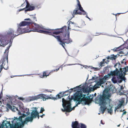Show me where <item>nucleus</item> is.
Listing matches in <instances>:
<instances>
[{
    "instance_id": "nucleus-45",
    "label": "nucleus",
    "mask_w": 128,
    "mask_h": 128,
    "mask_svg": "<svg viewBox=\"0 0 128 128\" xmlns=\"http://www.w3.org/2000/svg\"><path fill=\"white\" fill-rule=\"evenodd\" d=\"M2 115V114H0V117Z\"/></svg>"
},
{
    "instance_id": "nucleus-13",
    "label": "nucleus",
    "mask_w": 128,
    "mask_h": 128,
    "mask_svg": "<svg viewBox=\"0 0 128 128\" xmlns=\"http://www.w3.org/2000/svg\"><path fill=\"white\" fill-rule=\"evenodd\" d=\"M80 126L77 121L73 122L72 124V128H79V126Z\"/></svg>"
},
{
    "instance_id": "nucleus-27",
    "label": "nucleus",
    "mask_w": 128,
    "mask_h": 128,
    "mask_svg": "<svg viewBox=\"0 0 128 128\" xmlns=\"http://www.w3.org/2000/svg\"><path fill=\"white\" fill-rule=\"evenodd\" d=\"M10 46L7 48L5 50V52H4V53H8V49H9V48H10Z\"/></svg>"
},
{
    "instance_id": "nucleus-35",
    "label": "nucleus",
    "mask_w": 128,
    "mask_h": 128,
    "mask_svg": "<svg viewBox=\"0 0 128 128\" xmlns=\"http://www.w3.org/2000/svg\"><path fill=\"white\" fill-rule=\"evenodd\" d=\"M6 112H8L9 110V109L8 108H6Z\"/></svg>"
},
{
    "instance_id": "nucleus-15",
    "label": "nucleus",
    "mask_w": 128,
    "mask_h": 128,
    "mask_svg": "<svg viewBox=\"0 0 128 128\" xmlns=\"http://www.w3.org/2000/svg\"><path fill=\"white\" fill-rule=\"evenodd\" d=\"M114 67L116 68V70H117L119 68L120 69V70H119L120 71V70L122 69V68H120V64L119 63H117L114 65Z\"/></svg>"
},
{
    "instance_id": "nucleus-47",
    "label": "nucleus",
    "mask_w": 128,
    "mask_h": 128,
    "mask_svg": "<svg viewBox=\"0 0 128 128\" xmlns=\"http://www.w3.org/2000/svg\"><path fill=\"white\" fill-rule=\"evenodd\" d=\"M73 65V64H69V65Z\"/></svg>"
},
{
    "instance_id": "nucleus-56",
    "label": "nucleus",
    "mask_w": 128,
    "mask_h": 128,
    "mask_svg": "<svg viewBox=\"0 0 128 128\" xmlns=\"http://www.w3.org/2000/svg\"><path fill=\"white\" fill-rule=\"evenodd\" d=\"M126 128H128V126L126 127Z\"/></svg>"
},
{
    "instance_id": "nucleus-28",
    "label": "nucleus",
    "mask_w": 128,
    "mask_h": 128,
    "mask_svg": "<svg viewBox=\"0 0 128 128\" xmlns=\"http://www.w3.org/2000/svg\"><path fill=\"white\" fill-rule=\"evenodd\" d=\"M44 109L42 107H41V108L40 111V112H43L44 111Z\"/></svg>"
},
{
    "instance_id": "nucleus-55",
    "label": "nucleus",
    "mask_w": 128,
    "mask_h": 128,
    "mask_svg": "<svg viewBox=\"0 0 128 128\" xmlns=\"http://www.w3.org/2000/svg\"><path fill=\"white\" fill-rule=\"evenodd\" d=\"M1 94H2V92H1Z\"/></svg>"
},
{
    "instance_id": "nucleus-11",
    "label": "nucleus",
    "mask_w": 128,
    "mask_h": 128,
    "mask_svg": "<svg viewBox=\"0 0 128 128\" xmlns=\"http://www.w3.org/2000/svg\"><path fill=\"white\" fill-rule=\"evenodd\" d=\"M8 33L10 35H15L17 36L18 35V34H18V32H17L16 31H15L13 29H9Z\"/></svg>"
},
{
    "instance_id": "nucleus-19",
    "label": "nucleus",
    "mask_w": 128,
    "mask_h": 128,
    "mask_svg": "<svg viewBox=\"0 0 128 128\" xmlns=\"http://www.w3.org/2000/svg\"><path fill=\"white\" fill-rule=\"evenodd\" d=\"M32 112H38L37 111L38 108L36 107H33L31 108Z\"/></svg>"
},
{
    "instance_id": "nucleus-3",
    "label": "nucleus",
    "mask_w": 128,
    "mask_h": 128,
    "mask_svg": "<svg viewBox=\"0 0 128 128\" xmlns=\"http://www.w3.org/2000/svg\"><path fill=\"white\" fill-rule=\"evenodd\" d=\"M72 98L74 101H76V105L74 106L72 108H71V104L70 101H67L63 98H62V105L64 109H62V111H67L68 112L71 111L75 107L77 106L76 104H83L89 105L91 103L92 100V98L86 96V94H75L72 96Z\"/></svg>"
},
{
    "instance_id": "nucleus-24",
    "label": "nucleus",
    "mask_w": 128,
    "mask_h": 128,
    "mask_svg": "<svg viewBox=\"0 0 128 128\" xmlns=\"http://www.w3.org/2000/svg\"><path fill=\"white\" fill-rule=\"evenodd\" d=\"M116 57H117V56H116V55L114 56V55H113L111 56L110 57V59L112 60H115L116 58Z\"/></svg>"
},
{
    "instance_id": "nucleus-51",
    "label": "nucleus",
    "mask_w": 128,
    "mask_h": 128,
    "mask_svg": "<svg viewBox=\"0 0 128 128\" xmlns=\"http://www.w3.org/2000/svg\"><path fill=\"white\" fill-rule=\"evenodd\" d=\"M1 94H0V96H1Z\"/></svg>"
},
{
    "instance_id": "nucleus-2",
    "label": "nucleus",
    "mask_w": 128,
    "mask_h": 128,
    "mask_svg": "<svg viewBox=\"0 0 128 128\" xmlns=\"http://www.w3.org/2000/svg\"><path fill=\"white\" fill-rule=\"evenodd\" d=\"M116 91V89L114 87L110 88L109 89H105L104 90L102 96L100 98L99 101V104L100 106V110L102 112H104L105 111L111 112L113 111V109L115 112L122 111L119 108L123 105L124 103V98H122L119 101V103L116 108L114 107L112 104H110L109 102L110 100L109 98L111 96V94L109 92H114Z\"/></svg>"
},
{
    "instance_id": "nucleus-21",
    "label": "nucleus",
    "mask_w": 128,
    "mask_h": 128,
    "mask_svg": "<svg viewBox=\"0 0 128 128\" xmlns=\"http://www.w3.org/2000/svg\"><path fill=\"white\" fill-rule=\"evenodd\" d=\"M111 80L113 83L114 84H115L117 83V80L116 78H115L114 77L112 78L111 79Z\"/></svg>"
},
{
    "instance_id": "nucleus-8",
    "label": "nucleus",
    "mask_w": 128,
    "mask_h": 128,
    "mask_svg": "<svg viewBox=\"0 0 128 128\" xmlns=\"http://www.w3.org/2000/svg\"><path fill=\"white\" fill-rule=\"evenodd\" d=\"M53 36L58 40V41H59L60 42V44L62 45V47L64 48V46L65 45V43L66 44H68L71 42V41H70L69 40V33H68L67 35V38L66 39H63V41H65L64 42H62L61 41L60 37L59 36Z\"/></svg>"
},
{
    "instance_id": "nucleus-14",
    "label": "nucleus",
    "mask_w": 128,
    "mask_h": 128,
    "mask_svg": "<svg viewBox=\"0 0 128 128\" xmlns=\"http://www.w3.org/2000/svg\"><path fill=\"white\" fill-rule=\"evenodd\" d=\"M32 22V21L30 20L29 22H23L20 23L19 25L20 26H24L31 24Z\"/></svg>"
},
{
    "instance_id": "nucleus-48",
    "label": "nucleus",
    "mask_w": 128,
    "mask_h": 128,
    "mask_svg": "<svg viewBox=\"0 0 128 128\" xmlns=\"http://www.w3.org/2000/svg\"><path fill=\"white\" fill-rule=\"evenodd\" d=\"M98 114H100V113H99Z\"/></svg>"
},
{
    "instance_id": "nucleus-33",
    "label": "nucleus",
    "mask_w": 128,
    "mask_h": 128,
    "mask_svg": "<svg viewBox=\"0 0 128 128\" xmlns=\"http://www.w3.org/2000/svg\"><path fill=\"white\" fill-rule=\"evenodd\" d=\"M30 19L29 18H26L24 19V20H30Z\"/></svg>"
},
{
    "instance_id": "nucleus-18",
    "label": "nucleus",
    "mask_w": 128,
    "mask_h": 128,
    "mask_svg": "<svg viewBox=\"0 0 128 128\" xmlns=\"http://www.w3.org/2000/svg\"><path fill=\"white\" fill-rule=\"evenodd\" d=\"M5 64H4V62H3L2 65H1V67H0V72L2 70V68L3 66H4L3 68H4L6 70L8 69V67H6L5 66Z\"/></svg>"
},
{
    "instance_id": "nucleus-30",
    "label": "nucleus",
    "mask_w": 128,
    "mask_h": 128,
    "mask_svg": "<svg viewBox=\"0 0 128 128\" xmlns=\"http://www.w3.org/2000/svg\"><path fill=\"white\" fill-rule=\"evenodd\" d=\"M65 114L66 116H68L69 114V112H65Z\"/></svg>"
},
{
    "instance_id": "nucleus-54",
    "label": "nucleus",
    "mask_w": 128,
    "mask_h": 128,
    "mask_svg": "<svg viewBox=\"0 0 128 128\" xmlns=\"http://www.w3.org/2000/svg\"><path fill=\"white\" fill-rule=\"evenodd\" d=\"M105 60L104 59H103V61H104Z\"/></svg>"
},
{
    "instance_id": "nucleus-58",
    "label": "nucleus",
    "mask_w": 128,
    "mask_h": 128,
    "mask_svg": "<svg viewBox=\"0 0 128 128\" xmlns=\"http://www.w3.org/2000/svg\"><path fill=\"white\" fill-rule=\"evenodd\" d=\"M102 87H103V86H102Z\"/></svg>"
},
{
    "instance_id": "nucleus-26",
    "label": "nucleus",
    "mask_w": 128,
    "mask_h": 128,
    "mask_svg": "<svg viewBox=\"0 0 128 128\" xmlns=\"http://www.w3.org/2000/svg\"><path fill=\"white\" fill-rule=\"evenodd\" d=\"M47 76L46 75V73L45 72H44L43 74V76H40L41 78H43L45 76L46 77Z\"/></svg>"
},
{
    "instance_id": "nucleus-61",
    "label": "nucleus",
    "mask_w": 128,
    "mask_h": 128,
    "mask_svg": "<svg viewBox=\"0 0 128 128\" xmlns=\"http://www.w3.org/2000/svg\"><path fill=\"white\" fill-rule=\"evenodd\" d=\"M127 119H128V118H127Z\"/></svg>"
},
{
    "instance_id": "nucleus-44",
    "label": "nucleus",
    "mask_w": 128,
    "mask_h": 128,
    "mask_svg": "<svg viewBox=\"0 0 128 128\" xmlns=\"http://www.w3.org/2000/svg\"><path fill=\"white\" fill-rule=\"evenodd\" d=\"M120 124L119 125H118V126H118H118H120Z\"/></svg>"
},
{
    "instance_id": "nucleus-37",
    "label": "nucleus",
    "mask_w": 128,
    "mask_h": 128,
    "mask_svg": "<svg viewBox=\"0 0 128 128\" xmlns=\"http://www.w3.org/2000/svg\"><path fill=\"white\" fill-rule=\"evenodd\" d=\"M126 112H123L122 114V116L124 114H126Z\"/></svg>"
},
{
    "instance_id": "nucleus-23",
    "label": "nucleus",
    "mask_w": 128,
    "mask_h": 128,
    "mask_svg": "<svg viewBox=\"0 0 128 128\" xmlns=\"http://www.w3.org/2000/svg\"><path fill=\"white\" fill-rule=\"evenodd\" d=\"M80 126L81 128H86V126L83 124H80Z\"/></svg>"
},
{
    "instance_id": "nucleus-17",
    "label": "nucleus",
    "mask_w": 128,
    "mask_h": 128,
    "mask_svg": "<svg viewBox=\"0 0 128 128\" xmlns=\"http://www.w3.org/2000/svg\"><path fill=\"white\" fill-rule=\"evenodd\" d=\"M10 110H12L13 112H15L16 111H18V108L15 106H13L12 107V106Z\"/></svg>"
},
{
    "instance_id": "nucleus-53",
    "label": "nucleus",
    "mask_w": 128,
    "mask_h": 128,
    "mask_svg": "<svg viewBox=\"0 0 128 128\" xmlns=\"http://www.w3.org/2000/svg\"><path fill=\"white\" fill-rule=\"evenodd\" d=\"M20 28H18V30H20Z\"/></svg>"
},
{
    "instance_id": "nucleus-50",
    "label": "nucleus",
    "mask_w": 128,
    "mask_h": 128,
    "mask_svg": "<svg viewBox=\"0 0 128 128\" xmlns=\"http://www.w3.org/2000/svg\"><path fill=\"white\" fill-rule=\"evenodd\" d=\"M114 51L116 50L114 49Z\"/></svg>"
},
{
    "instance_id": "nucleus-12",
    "label": "nucleus",
    "mask_w": 128,
    "mask_h": 128,
    "mask_svg": "<svg viewBox=\"0 0 128 128\" xmlns=\"http://www.w3.org/2000/svg\"><path fill=\"white\" fill-rule=\"evenodd\" d=\"M26 8V11L31 10L34 9V7L32 5H30L27 2Z\"/></svg>"
},
{
    "instance_id": "nucleus-40",
    "label": "nucleus",
    "mask_w": 128,
    "mask_h": 128,
    "mask_svg": "<svg viewBox=\"0 0 128 128\" xmlns=\"http://www.w3.org/2000/svg\"><path fill=\"white\" fill-rule=\"evenodd\" d=\"M59 68H58V69H56V71H57L58 70H59Z\"/></svg>"
},
{
    "instance_id": "nucleus-16",
    "label": "nucleus",
    "mask_w": 128,
    "mask_h": 128,
    "mask_svg": "<svg viewBox=\"0 0 128 128\" xmlns=\"http://www.w3.org/2000/svg\"><path fill=\"white\" fill-rule=\"evenodd\" d=\"M75 24H74L72 22H69V24L68 25V29H69V27L70 26H71L72 27H74L75 26Z\"/></svg>"
},
{
    "instance_id": "nucleus-32",
    "label": "nucleus",
    "mask_w": 128,
    "mask_h": 128,
    "mask_svg": "<svg viewBox=\"0 0 128 128\" xmlns=\"http://www.w3.org/2000/svg\"><path fill=\"white\" fill-rule=\"evenodd\" d=\"M45 115L44 114H43L42 115H40V117H41L42 118L43 117V116H44Z\"/></svg>"
},
{
    "instance_id": "nucleus-1",
    "label": "nucleus",
    "mask_w": 128,
    "mask_h": 128,
    "mask_svg": "<svg viewBox=\"0 0 128 128\" xmlns=\"http://www.w3.org/2000/svg\"><path fill=\"white\" fill-rule=\"evenodd\" d=\"M21 114L18 112L20 116L19 119L14 118L10 119V120L3 121L2 124H0V128H21L25 124L29 122H32L33 118L37 117L39 118L40 115L38 112H24Z\"/></svg>"
},
{
    "instance_id": "nucleus-46",
    "label": "nucleus",
    "mask_w": 128,
    "mask_h": 128,
    "mask_svg": "<svg viewBox=\"0 0 128 128\" xmlns=\"http://www.w3.org/2000/svg\"><path fill=\"white\" fill-rule=\"evenodd\" d=\"M78 87H79V86H76V87L77 88H78Z\"/></svg>"
},
{
    "instance_id": "nucleus-38",
    "label": "nucleus",
    "mask_w": 128,
    "mask_h": 128,
    "mask_svg": "<svg viewBox=\"0 0 128 128\" xmlns=\"http://www.w3.org/2000/svg\"><path fill=\"white\" fill-rule=\"evenodd\" d=\"M34 18V20H36V18L35 17H34V18Z\"/></svg>"
},
{
    "instance_id": "nucleus-41",
    "label": "nucleus",
    "mask_w": 128,
    "mask_h": 128,
    "mask_svg": "<svg viewBox=\"0 0 128 128\" xmlns=\"http://www.w3.org/2000/svg\"><path fill=\"white\" fill-rule=\"evenodd\" d=\"M57 96H58V98H60V97L59 96V95L58 94V95H57Z\"/></svg>"
},
{
    "instance_id": "nucleus-4",
    "label": "nucleus",
    "mask_w": 128,
    "mask_h": 128,
    "mask_svg": "<svg viewBox=\"0 0 128 128\" xmlns=\"http://www.w3.org/2000/svg\"><path fill=\"white\" fill-rule=\"evenodd\" d=\"M34 24L35 26V28L38 29H36L31 30H24V29H22L21 33L28 32L31 31H32L33 32H37L41 33L52 35V33L57 34L60 33V32H59L54 31V29H46L42 26H39L35 23H34Z\"/></svg>"
},
{
    "instance_id": "nucleus-6",
    "label": "nucleus",
    "mask_w": 128,
    "mask_h": 128,
    "mask_svg": "<svg viewBox=\"0 0 128 128\" xmlns=\"http://www.w3.org/2000/svg\"><path fill=\"white\" fill-rule=\"evenodd\" d=\"M110 76L109 74L107 75H105L102 79H100L99 81L96 84L93 86L90 87L89 88L90 90L92 91H94L97 88H99L102 84L106 82V80H108L110 78Z\"/></svg>"
},
{
    "instance_id": "nucleus-57",
    "label": "nucleus",
    "mask_w": 128,
    "mask_h": 128,
    "mask_svg": "<svg viewBox=\"0 0 128 128\" xmlns=\"http://www.w3.org/2000/svg\"><path fill=\"white\" fill-rule=\"evenodd\" d=\"M65 28H66V26H65Z\"/></svg>"
},
{
    "instance_id": "nucleus-7",
    "label": "nucleus",
    "mask_w": 128,
    "mask_h": 128,
    "mask_svg": "<svg viewBox=\"0 0 128 128\" xmlns=\"http://www.w3.org/2000/svg\"><path fill=\"white\" fill-rule=\"evenodd\" d=\"M78 2V6L79 9L82 12H80L78 11L79 9H77L76 10H74L73 12V14H86V17L89 19L90 20V19L87 16V13L85 12L84 10H83V8L82 7L80 3L78 0H77Z\"/></svg>"
},
{
    "instance_id": "nucleus-60",
    "label": "nucleus",
    "mask_w": 128,
    "mask_h": 128,
    "mask_svg": "<svg viewBox=\"0 0 128 128\" xmlns=\"http://www.w3.org/2000/svg\"><path fill=\"white\" fill-rule=\"evenodd\" d=\"M0 103H1V102H0Z\"/></svg>"
},
{
    "instance_id": "nucleus-49",
    "label": "nucleus",
    "mask_w": 128,
    "mask_h": 128,
    "mask_svg": "<svg viewBox=\"0 0 128 128\" xmlns=\"http://www.w3.org/2000/svg\"><path fill=\"white\" fill-rule=\"evenodd\" d=\"M104 113V112H102V114H103V113Z\"/></svg>"
},
{
    "instance_id": "nucleus-5",
    "label": "nucleus",
    "mask_w": 128,
    "mask_h": 128,
    "mask_svg": "<svg viewBox=\"0 0 128 128\" xmlns=\"http://www.w3.org/2000/svg\"><path fill=\"white\" fill-rule=\"evenodd\" d=\"M128 72V66L120 70V71H117L115 70L113 71L110 72L109 74L110 76H118L120 78L123 80L124 75L126 74V72Z\"/></svg>"
},
{
    "instance_id": "nucleus-59",
    "label": "nucleus",
    "mask_w": 128,
    "mask_h": 128,
    "mask_svg": "<svg viewBox=\"0 0 128 128\" xmlns=\"http://www.w3.org/2000/svg\"><path fill=\"white\" fill-rule=\"evenodd\" d=\"M71 90H72V88H71Z\"/></svg>"
},
{
    "instance_id": "nucleus-10",
    "label": "nucleus",
    "mask_w": 128,
    "mask_h": 128,
    "mask_svg": "<svg viewBox=\"0 0 128 128\" xmlns=\"http://www.w3.org/2000/svg\"><path fill=\"white\" fill-rule=\"evenodd\" d=\"M8 41L4 37L0 38V46H4L8 44Z\"/></svg>"
},
{
    "instance_id": "nucleus-52",
    "label": "nucleus",
    "mask_w": 128,
    "mask_h": 128,
    "mask_svg": "<svg viewBox=\"0 0 128 128\" xmlns=\"http://www.w3.org/2000/svg\"><path fill=\"white\" fill-rule=\"evenodd\" d=\"M123 112H126V111H124Z\"/></svg>"
},
{
    "instance_id": "nucleus-42",
    "label": "nucleus",
    "mask_w": 128,
    "mask_h": 128,
    "mask_svg": "<svg viewBox=\"0 0 128 128\" xmlns=\"http://www.w3.org/2000/svg\"><path fill=\"white\" fill-rule=\"evenodd\" d=\"M24 8L22 9H20V10L19 11H21V10H24Z\"/></svg>"
},
{
    "instance_id": "nucleus-9",
    "label": "nucleus",
    "mask_w": 128,
    "mask_h": 128,
    "mask_svg": "<svg viewBox=\"0 0 128 128\" xmlns=\"http://www.w3.org/2000/svg\"><path fill=\"white\" fill-rule=\"evenodd\" d=\"M41 98V95L32 96L28 97L27 99V101L29 102L32 101L37 100Z\"/></svg>"
},
{
    "instance_id": "nucleus-36",
    "label": "nucleus",
    "mask_w": 128,
    "mask_h": 128,
    "mask_svg": "<svg viewBox=\"0 0 128 128\" xmlns=\"http://www.w3.org/2000/svg\"><path fill=\"white\" fill-rule=\"evenodd\" d=\"M124 88V87L123 86H121L120 87V89H121V90H122Z\"/></svg>"
},
{
    "instance_id": "nucleus-25",
    "label": "nucleus",
    "mask_w": 128,
    "mask_h": 128,
    "mask_svg": "<svg viewBox=\"0 0 128 128\" xmlns=\"http://www.w3.org/2000/svg\"><path fill=\"white\" fill-rule=\"evenodd\" d=\"M12 107L11 105L8 103H7L6 104V107L7 108H8L10 109Z\"/></svg>"
},
{
    "instance_id": "nucleus-29",
    "label": "nucleus",
    "mask_w": 128,
    "mask_h": 128,
    "mask_svg": "<svg viewBox=\"0 0 128 128\" xmlns=\"http://www.w3.org/2000/svg\"><path fill=\"white\" fill-rule=\"evenodd\" d=\"M125 60V59H123L122 60L121 62V63H122V64H124V63H125V62L124 61V60Z\"/></svg>"
},
{
    "instance_id": "nucleus-31",
    "label": "nucleus",
    "mask_w": 128,
    "mask_h": 128,
    "mask_svg": "<svg viewBox=\"0 0 128 128\" xmlns=\"http://www.w3.org/2000/svg\"><path fill=\"white\" fill-rule=\"evenodd\" d=\"M96 76H94L93 77H92V79L93 80H95V79H94V78H96Z\"/></svg>"
},
{
    "instance_id": "nucleus-22",
    "label": "nucleus",
    "mask_w": 128,
    "mask_h": 128,
    "mask_svg": "<svg viewBox=\"0 0 128 128\" xmlns=\"http://www.w3.org/2000/svg\"><path fill=\"white\" fill-rule=\"evenodd\" d=\"M38 95H41V98H40V99H42L43 101H45L46 100H47L46 98V97L43 96L42 94H39Z\"/></svg>"
},
{
    "instance_id": "nucleus-34",
    "label": "nucleus",
    "mask_w": 128,
    "mask_h": 128,
    "mask_svg": "<svg viewBox=\"0 0 128 128\" xmlns=\"http://www.w3.org/2000/svg\"><path fill=\"white\" fill-rule=\"evenodd\" d=\"M100 122H101V123L102 124H104V123H103V122H102V120H101V121Z\"/></svg>"
},
{
    "instance_id": "nucleus-43",
    "label": "nucleus",
    "mask_w": 128,
    "mask_h": 128,
    "mask_svg": "<svg viewBox=\"0 0 128 128\" xmlns=\"http://www.w3.org/2000/svg\"><path fill=\"white\" fill-rule=\"evenodd\" d=\"M100 66H101V64H102V62H100Z\"/></svg>"
},
{
    "instance_id": "nucleus-20",
    "label": "nucleus",
    "mask_w": 128,
    "mask_h": 128,
    "mask_svg": "<svg viewBox=\"0 0 128 128\" xmlns=\"http://www.w3.org/2000/svg\"><path fill=\"white\" fill-rule=\"evenodd\" d=\"M47 99H51L52 100H56V98L55 97H53L52 96H46Z\"/></svg>"
},
{
    "instance_id": "nucleus-39",
    "label": "nucleus",
    "mask_w": 128,
    "mask_h": 128,
    "mask_svg": "<svg viewBox=\"0 0 128 128\" xmlns=\"http://www.w3.org/2000/svg\"><path fill=\"white\" fill-rule=\"evenodd\" d=\"M108 113H109L110 115H112V112H108Z\"/></svg>"
}]
</instances>
